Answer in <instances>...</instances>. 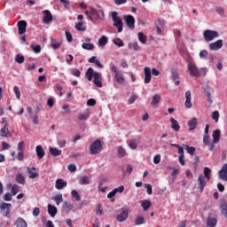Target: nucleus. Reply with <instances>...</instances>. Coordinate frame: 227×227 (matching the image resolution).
I'll return each instance as SVG.
<instances>
[{"mask_svg":"<svg viewBox=\"0 0 227 227\" xmlns=\"http://www.w3.org/2000/svg\"><path fill=\"white\" fill-rule=\"evenodd\" d=\"M118 152V156L119 157H125L127 155V151L125 150V148H123V146H119L117 149Z\"/></svg>","mask_w":227,"mask_h":227,"instance_id":"obj_42","label":"nucleus"},{"mask_svg":"<svg viewBox=\"0 0 227 227\" xmlns=\"http://www.w3.org/2000/svg\"><path fill=\"white\" fill-rule=\"evenodd\" d=\"M199 55L201 59H207V58H208V51L206 50H202L200 51Z\"/></svg>","mask_w":227,"mask_h":227,"instance_id":"obj_50","label":"nucleus"},{"mask_svg":"<svg viewBox=\"0 0 227 227\" xmlns=\"http://www.w3.org/2000/svg\"><path fill=\"white\" fill-rule=\"evenodd\" d=\"M123 19L128 27H129V29H134V27H136V19H134V16L129 14V15H125Z\"/></svg>","mask_w":227,"mask_h":227,"instance_id":"obj_7","label":"nucleus"},{"mask_svg":"<svg viewBox=\"0 0 227 227\" xmlns=\"http://www.w3.org/2000/svg\"><path fill=\"white\" fill-rule=\"evenodd\" d=\"M4 201H12V193L7 192L4 195Z\"/></svg>","mask_w":227,"mask_h":227,"instance_id":"obj_64","label":"nucleus"},{"mask_svg":"<svg viewBox=\"0 0 227 227\" xmlns=\"http://www.w3.org/2000/svg\"><path fill=\"white\" fill-rule=\"evenodd\" d=\"M141 207H142L144 212H146V210H148V208H150V207H152V201H150L148 200H142Z\"/></svg>","mask_w":227,"mask_h":227,"instance_id":"obj_27","label":"nucleus"},{"mask_svg":"<svg viewBox=\"0 0 227 227\" xmlns=\"http://www.w3.org/2000/svg\"><path fill=\"white\" fill-rule=\"evenodd\" d=\"M221 208L223 215H224V217H227V204H223L221 206Z\"/></svg>","mask_w":227,"mask_h":227,"instance_id":"obj_61","label":"nucleus"},{"mask_svg":"<svg viewBox=\"0 0 227 227\" xmlns=\"http://www.w3.org/2000/svg\"><path fill=\"white\" fill-rule=\"evenodd\" d=\"M138 40L141 43H146L147 37L143 34V32L138 33Z\"/></svg>","mask_w":227,"mask_h":227,"instance_id":"obj_48","label":"nucleus"},{"mask_svg":"<svg viewBox=\"0 0 227 227\" xmlns=\"http://www.w3.org/2000/svg\"><path fill=\"white\" fill-rule=\"evenodd\" d=\"M90 155H98L102 152V141L97 139L90 145Z\"/></svg>","mask_w":227,"mask_h":227,"instance_id":"obj_3","label":"nucleus"},{"mask_svg":"<svg viewBox=\"0 0 227 227\" xmlns=\"http://www.w3.org/2000/svg\"><path fill=\"white\" fill-rule=\"evenodd\" d=\"M43 13L44 14L43 19V22L44 24H49V22H52L53 18H52V13H51V11L44 10L43 12Z\"/></svg>","mask_w":227,"mask_h":227,"instance_id":"obj_13","label":"nucleus"},{"mask_svg":"<svg viewBox=\"0 0 227 227\" xmlns=\"http://www.w3.org/2000/svg\"><path fill=\"white\" fill-rule=\"evenodd\" d=\"M25 59L26 58L24 57V55H20V54L16 55L15 61L16 63H19V65H22Z\"/></svg>","mask_w":227,"mask_h":227,"instance_id":"obj_44","label":"nucleus"},{"mask_svg":"<svg viewBox=\"0 0 227 227\" xmlns=\"http://www.w3.org/2000/svg\"><path fill=\"white\" fill-rule=\"evenodd\" d=\"M13 91L16 95L17 99L20 100V89H19V86H14L13 87Z\"/></svg>","mask_w":227,"mask_h":227,"instance_id":"obj_51","label":"nucleus"},{"mask_svg":"<svg viewBox=\"0 0 227 227\" xmlns=\"http://www.w3.org/2000/svg\"><path fill=\"white\" fill-rule=\"evenodd\" d=\"M170 123H171V129L175 130V132L180 131V124H178V121H176L175 118H170Z\"/></svg>","mask_w":227,"mask_h":227,"instance_id":"obj_19","label":"nucleus"},{"mask_svg":"<svg viewBox=\"0 0 227 227\" xmlns=\"http://www.w3.org/2000/svg\"><path fill=\"white\" fill-rule=\"evenodd\" d=\"M93 17H98V12L97 9L90 7V16H89L90 20H93Z\"/></svg>","mask_w":227,"mask_h":227,"instance_id":"obj_40","label":"nucleus"},{"mask_svg":"<svg viewBox=\"0 0 227 227\" xmlns=\"http://www.w3.org/2000/svg\"><path fill=\"white\" fill-rule=\"evenodd\" d=\"M216 12L221 15V17H224V8L216 7Z\"/></svg>","mask_w":227,"mask_h":227,"instance_id":"obj_62","label":"nucleus"},{"mask_svg":"<svg viewBox=\"0 0 227 227\" xmlns=\"http://www.w3.org/2000/svg\"><path fill=\"white\" fill-rule=\"evenodd\" d=\"M185 98L186 100H185L184 106L185 107H187V109H191V107H192V103H191L192 95L190 90L185 92Z\"/></svg>","mask_w":227,"mask_h":227,"instance_id":"obj_21","label":"nucleus"},{"mask_svg":"<svg viewBox=\"0 0 227 227\" xmlns=\"http://www.w3.org/2000/svg\"><path fill=\"white\" fill-rule=\"evenodd\" d=\"M183 146L184 149L186 150L187 153H190L192 156H193L196 153V148L193 146H189L187 145H183Z\"/></svg>","mask_w":227,"mask_h":227,"instance_id":"obj_34","label":"nucleus"},{"mask_svg":"<svg viewBox=\"0 0 227 227\" xmlns=\"http://www.w3.org/2000/svg\"><path fill=\"white\" fill-rule=\"evenodd\" d=\"M137 145H139V138L130 140L129 143V146L131 150H137Z\"/></svg>","mask_w":227,"mask_h":227,"instance_id":"obj_32","label":"nucleus"},{"mask_svg":"<svg viewBox=\"0 0 227 227\" xmlns=\"http://www.w3.org/2000/svg\"><path fill=\"white\" fill-rule=\"evenodd\" d=\"M12 196H15L19 192V185L13 184L11 190Z\"/></svg>","mask_w":227,"mask_h":227,"instance_id":"obj_54","label":"nucleus"},{"mask_svg":"<svg viewBox=\"0 0 227 227\" xmlns=\"http://www.w3.org/2000/svg\"><path fill=\"white\" fill-rule=\"evenodd\" d=\"M26 27H27V22L26 20H20L18 22L19 35H24Z\"/></svg>","mask_w":227,"mask_h":227,"instance_id":"obj_14","label":"nucleus"},{"mask_svg":"<svg viewBox=\"0 0 227 227\" xmlns=\"http://www.w3.org/2000/svg\"><path fill=\"white\" fill-rule=\"evenodd\" d=\"M145 187L147 191V194L151 195L153 193V188L151 184H145Z\"/></svg>","mask_w":227,"mask_h":227,"instance_id":"obj_63","label":"nucleus"},{"mask_svg":"<svg viewBox=\"0 0 227 227\" xmlns=\"http://www.w3.org/2000/svg\"><path fill=\"white\" fill-rule=\"evenodd\" d=\"M127 219H129V209L122 207L121 213L117 215L116 220L119 223H123V221H127Z\"/></svg>","mask_w":227,"mask_h":227,"instance_id":"obj_6","label":"nucleus"},{"mask_svg":"<svg viewBox=\"0 0 227 227\" xmlns=\"http://www.w3.org/2000/svg\"><path fill=\"white\" fill-rule=\"evenodd\" d=\"M63 209L67 212H70V210H74V205L65 201L63 204Z\"/></svg>","mask_w":227,"mask_h":227,"instance_id":"obj_43","label":"nucleus"},{"mask_svg":"<svg viewBox=\"0 0 227 227\" xmlns=\"http://www.w3.org/2000/svg\"><path fill=\"white\" fill-rule=\"evenodd\" d=\"M218 176L220 180L227 182V163L223 165L222 168L218 172Z\"/></svg>","mask_w":227,"mask_h":227,"instance_id":"obj_8","label":"nucleus"},{"mask_svg":"<svg viewBox=\"0 0 227 227\" xmlns=\"http://www.w3.org/2000/svg\"><path fill=\"white\" fill-rule=\"evenodd\" d=\"M35 153L39 160L45 157V150H43V147L42 145H37L35 147Z\"/></svg>","mask_w":227,"mask_h":227,"instance_id":"obj_17","label":"nucleus"},{"mask_svg":"<svg viewBox=\"0 0 227 227\" xmlns=\"http://www.w3.org/2000/svg\"><path fill=\"white\" fill-rule=\"evenodd\" d=\"M189 130H194L198 127V119L193 117L192 120L188 121Z\"/></svg>","mask_w":227,"mask_h":227,"instance_id":"obj_20","label":"nucleus"},{"mask_svg":"<svg viewBox=\"0 0 227 227\" xmlns=\"http://www.w3.org/2000/svg\"><path fill=\"white\" fill-rule=\"evenodd\" d=\"M24 148H26V143L24 141H20L18 144V150H19V152H24Z\"/></svg>","mask_w":227,"mask_h":227,"instance_id":"obj_56","label":"nucleus"},{"mask_svg":"<svg viewBox=\"0 0 227 227\" xmlns=\"http://www.w3.org/2000/svg\"><path fill=\"white\" fill-rule=\"evenodd\" d=\"M1 210H10L12 208V204L4 202L0 205Z\"/></svg>","mask_w":227,"mask_h":227,"instance_id":"obj_49","label":"nucleus"},{"mask_svg":"<svg viewBox=\"0 0 227 227\" xmlns=\"http://www.w3.org/2000/svg\"><path fill=\"white\" fill-rule=\"evenodd\" d=\"M209 49L211 51H219V49H223V39H219L215 43H211L209 44Z\"/></svg>","mask_w":227,"mask_h":227,"instance_id":"obj_11","label":"nucleus"},{"mask_svg":"<svg viewBox=\"0 0 227 227\" xmlns=\"http://www.w3.org/2000/svg\"><path fill=\"white\" fill-rule=\"evenodd\" d=\"M85 77L88 79V81H93V83L98 88H102V74L95 72V70H93V67H89L87 69L85 73Z\"/></svg>","mask_w":227,"mask_h":227,"instance_id":"obj_1","label":"nucleus"},{"mask_svg":"<svg viewBox=\"0 0 227 227\" xmlns=\"http://www.w3.org/2000/svg\"><path fill=\"white\" fill-rule=\"evenodd\" d=\"M49 151H50L51 155H52V157H59V155H61V153H62L61 150H59L56 147H50Z\"/></svg>","mask_w":227,"mask_h":227,"instance_id":"obj_24","label":"nucleus"},{"mask_svg":"<svg viewBox=\"0 0 227 227\" xmlns=\"http://www.w3.org/2000/svg\"><path fill=\"white\" fill-rule=\"evenodd\" d=\"M172 81L175 82V86H180V74L176 69L171 70Z\"/></svg>","mask_w":227,"mask_h":227,"instance_id":"obj_12","label":"nucleus"},{"mask_svg":"<svg viewBox=\"0 0 227 227\" xmlns=\"http://www.w3.org/2000/svg\"><path fill=\"white\" fill-rule=\"evenodd\" d=\"M68 185V183L67 181L63 180L62 178H59L56 180L55 187L58 189V191H61V189H65Z\"/></svg>","mask_w":227,"mask_h":227,"instance_id":"obj_15","label":"nucleus"},{"mask_svg":"<svg viewBox=\"0 0 227 227\" xmlns=\"http://www.w3.org/2000/svg\"><path fill=\"white\" fill-rule=\"evenodd\" d=\"M160 102V96L159 94H155L153 96V100L151 102V106L153 107H157V105Z\"/></svg>","mask_w":227,"mask_h":227,"instance_id":"obj_29","label":"nucleus"},{"mask_svg":"<svg viewBox=\"0 0 227 227\" xmlns=\"http://www.w3.org/2000/svg\"><path fill=\"white\" fill-rule=\"evenodd\" d=\"M8 134H10V129H8L7 126H4L1 129H0V136L2 137H8Z\"/></svg>","mask_w":227,"mask_h":227,"instance_id":"obj_36","label":"nucleus"},{"mask_svg":"<svg viewBox=\"0 0 227 227\" xmlns=\"http://www.w3.org/2000/svg\"><path fill=\"white\" fill-rule=\"evenodd\" d=\"M78 182L80 184V185H88L90 184V177L83 176H80L78 179Z\"/></svg>","mask_w":227,"mask_h":227,"instance_id":"obj_30","label":"nucleus"},{"mask_svg":"<svg viewBox=\"0 0 227 227\" xmlns=\"http://www.w3.org/2000/svg\"><path fill=\"white\" fill-rule=\"evenodd\" d=\"M55 201L56 205L59 206L60 203H63V194H59L51 198Z\"/></svg>","mask_w":227,"mask_h":227,"instance_id":"obj_35","label":"nucleus"},{"mask_svg":"<svg viewBox=\"0 0 227 227\" xmlns=\"http://www.w3.org/2000/svg\"><path fill=\"white\" fill-rule=\"evenodd\" d=\"M15 224L16 227H27V223L22 217L17 218Z\"/></svg>","mask_w":227,"mask_h":227,"instance_id":"obj_28","label":"nucleus"},{"mask_svg":"<svg viewBox=\"0 0 227 227\" xmlns=\"http://www.w3.org/2000/svg\"><path fill=\"white\" fill-rule=\"evenodd\" d=\"M30 48L32 49V51H34V52H35V54H39V52H42V46H40L39 44H31Z\"/></svg>","mask_w":227,"mask_h":227,"instance_id":"obj_45","label":"nucleus"},{"mask_svg":"<svg viewBox=\"0 0 227 227\" xmlns=\"http://www.w3.org/2000/svg\"><path fill=\"white\" fill-rule=\"evenodd\" d=\"M112 20L114 27H117L118 33H121L123 31V20L118 16V12L114 11L112 12Z\"/></svg>","mask_w":227,"mask_h":227,"instance_id":"obj_2","label":"nucleus"},{"mask_svg":"<svg viewBox=\"0 0 227 227\" xmlns=\"http://www.w3.org/2000/svg\"><path fill=\"white\" fill-rule=\"evenodd\" d=\"M144 74H145V79H144L145 84H150L152 81V69H150V67H145L144 68Z\"/></svg>","mask_w":227,"mask_h":227,"instance_id":"obj_9","label":"nucleus"},{"mask_svg":"<svg viewBox=\"0 0 227 227\" xmlns=\"http://www.w3.org/2000/svg\"><path fill=\"white\" fill-rule=\"evenodd\" d=\"M207 227H215L217 226V219L215 217H207Z\"/></svg>","mask_w":227,"mask_h":227,"instance_id":"obj_26","label":"nucleus"},{"mask_svg":"<svg viewBox=\"0 0 227 227\" xmlns=\"http://www.w3.org/2000/svg\"><path fill=\"white\" fill-rule=\"evenodd\" d=\"M72 74L74 75V77H81V71L77 68L71 69Z\"/></svg>","mask_w":227,"mask_h":227,"instance_id":"obj_57","label":"nucleus"},{"mask_svg":"<svg viewBox=\"0 0 227 227\" xmlns=\"http://www.w3.org/2000/svg\"><path fill=\"white\" fill-rule=\"evenodd\" d=\"M212 175V169L208 167L204 168V177L207 179V182H210V176Z\"/></svg>","mask_w":227,"mask_h":227,"instance_id":"obj_31","label":"nucleus"},{"mask_svg":"<svg viewBox=\"0 0 227 227\" xmlns=\"http://www.w3.org/2000/svg\"><path fill=\"white\" fill-rule=\"evenodd\" d=\"M27 173L29 175V178L30 179L33 180L35 178H38L39 174L35 172L36 171V168H35V167H32V168L27 167Z\"/></svg>","mask_w":227,"mask_h":227,"instance_id":"obj_18","label":"nucleus"},{"mask_svg":"<svg viewBox=\"0 0 227 227\" xmlns=\"http://www.w3.org/2000/svg\"><path fill=\"white\" fill-rule=\"evenodd\" d=\"M114 79L116 81V82H118V84H125V76L120 73H117Z\"/></svg>","mask_w":227,"mask_h":227,"instance_id":"obj_22","label":"nucleus"},{"mask_svg":"<svg viewBox=\"0 0 227 227\" xmlns=\"http://www.w3.org/2000/svg\"><path fill=\"white\" fill-rule=\"evenodd\" d=\"M187 67L191 77H198L200 75V69L196 64L189 62Z\"/></svg>","mask_w":227,"mask_h":227,"instance_id":"obj_5","label":"nucleus"},{"mask_svg":"<svg viewBox=\"0 0 227 227\" xmlns=\"http://www.w3.org/2000/svg\"><path fill=\"white\" fill-rule=\"evenodd\" d=\"M71 196L72 198H74L77 201H81V195H79V192H77V190H72Z\"/></svg>","mask_w":227,"mask_h":227,"instance_id":"obj_46","label":"nucleus"},{"mask_svg":"<svg viewBox=\"0 0 227 227\" xmlns=\"http://www.w3.org/2000/svg\"><path fill=\"white\" fill-rule=\"evenodd\" d=\"M212 120H214L216 123L219 121V111H215L212 113Z\"/></svg>","mask_w":227,"mask_h":227,"instance_id":"obj_53","label":"nucleus"},{"mask_svg":"<svg viewBox=\"0 0 227 227\" xmlns=\"http://www.w3.org/2000/svg\"><path fill=\"white\" fill-rule=\"evenodd\" d=\"M48 214L51 217H56V214H58V208L51 204L48 205Z\"/></svg>","mask_w":227,"mask_h":227,"instance_id":"obj_25","label":"nucleus"},{"mask_svg":"<svg viewBox=\"0 0 227 227\" xmlns=\"http://www.w3.org/2000/svg\"><path fill=\"white\" fill-rule=\"evenodd\" d=\"M198 182H199V189L200 192H203L205 190V187H207V179L205 178V176L200 175L198 177Z\"/></svg>","mask_w":227,"mask_h":227,"instance_id":"obj_10","label":"nucleus"},{"mask_svg":"<svg viewBox=\"0 0 227 227\" xmlns=\"http://www.w3.org/2000/svg\"><path fill=\"white\" fill-rule=\"evenodd\" d=\"M84 26V23H82V21H79L76 25H75V28L77 29V31H84V27H82Z\"/></svg>","mask_w":227,"mask_h":227,"instance_id":"obj_55","label":"nucleus"},{"mask_svg":"<svg viewBox=\"0 0 227 227\" xmlns=\"http://www.w3.org/2000/svg\"><path fill=\"white\" fill-rule=\"evenodd\" d=\"M213 143L216 144L218 141L221 140V130L215 129L213 131Z\"/></svg>","mask_w":227,"mask_h":227,"instance_id":"obj_23","label":"nucleus"},{"mask_svg":"<svg viewBox=\"0 0 227 227\" xmlns=\"http://www.w3.org/2000/svg\"><path fill=\"white\" fill-rule=\"evenodd\" d=\"M205 42H212L215 38H219V32L215 30H205L203 32Z\"/></svg>","mask_w":227,"mask_h":227,"instance_id":"obj_4","label":"nucleus"},{"mask_svg":"<svg viewBox=\"0 0 227 227\" xmlns=\"http://www.w3.org/2000/svg\"><path fill=\"white\" fill-rule=\"evenodd\" d=\"M62 43H63V42L61 40L58 41V40L51 37V47L54 51L59 49V47H61Z\"/></svg>","mask_w":227,"mask_h":227,"instance_id":"obj_16","label":"nucleus"},{"mask_svg":"<svg viewBox=\"0 0 227 227\" xmlns=\"http://www.w3.org/2000/svg\"><path fill=\"white\" fill-rule=\"evenodd\" d=\"M107 37L106 35H102L101 38L98 39V46L104 47L105 45H107Z\"/></svg>","mask_w":227,"mask_h":227,"instance_id":"obj_39","label":"nucleus"},{"mask_svg":"<svg viewBox=\"0 0 227 227\" xmlns=\"http://www.w3.org/2000/svg\"><path fill=\"white\" fill-rule=\"evenodd\" d=\"M129 49H134V51H139V44H137V43H129Z\"/></svg>","mask_w":227,"mask_h":227,"instance_id":"obj_60","label":"nucleus"},{"mask_svg":"<svg viewBox=\"0 0 227 227\" xmlns=\"http://www.w3.org/2000/svg\"><path fill=\"white\" fill-rule=\"evenodd\" d=\"M134 223H135L136 226H139L141 224H145V217H143V216H137L135 218Z\"/></svg>","mask_w":227,"mask_h":227,"instance_id":"obj_41","label":"nucleus"},{"mask_svg":"<svg viewBox=\"0 0 227 227\" xmlns=\"http://www.w3.org/2000/svg\"><path fill=\"white\" fill-rule=\"evenodd\" d=\"M82 49H84L85 51H93V49H95V44L91 43H83L82 44Z\"/></svg>","mask_w":227,"mask_h":227,"instance_id":"obj_33","label":"nucleus"},{"mask_svg":"<svg viewBox=\"0 0 227 227\" xmlns=\"http://www.w3.org/2000/svg\"><path fill=\"white\" fill-rule=\"evenodd\" d=\"M203 143L204 145H206V146H208L210 145V137L208 135H204Z\"/></svg>","mask_w":227,"mask_h":227,"instance_id":"obj_58","label":"nucleus"},{"mask_svg":"<svg viewBox=\"0 0 227 227\" xmlns=\"http://www.w3.org/2000/svg\"><path fill=\"white\" fill-rule=\"evenodd\" d=\"M113 43H114V45H117V47H123V45H125L121 38L114 39Z\"/></svg>","mask_w":227,"mask_h":227,"instance_id":"obj_47","label":"nucleus"},{"mask_svg":"<svg viewBox=\"0 0 227 227\" xmlns=\"http://www.w3.org/2000/svg\"><path fill=\"white\" fill-rule=\"evenodd\" d=\"M206 96H207V100L209 104H212L214 100L212 99V94L210 93V89L208 87H206L204 90Z\"/></svg>","mask_w":227,"mask_h":227,"instance_id":"obj_38","label":"nucleus"},{"mask_svg":"<svg viewBox=\"0 0 227 227\" xmlns=\"http://www.w3.org/2000/svg\"><path fill=\"white\" fill-rule=\"evenodd\" d=\"M66 38L69 43L74 41V37L72 36V34L69 31H66Z\"/></svg>","mask_w":227,"mask_h":227,"instance_id":"obj_59","label":"nucleus"},{"mask_svg":"<svg viewBox=\"0 0 227 227\" xmlns=\"http://www.w3.org/2000/svg\"><path fill=\"white\" fill-rule=\"evenodd\" d=\"M88 118H90L89 114H78V120H80V121H82V120H88Z\"/></svg>","mask_w":227,"mask_h":227,"instance_id":"obj_52","label":"nucleus"},{"mask_svg":"<svg viewBox=\"0 0 227 227\" xmlns=\"http://www.w3.org/2000/svg\"><path fill=\"white\" fill-rule=\"evenodd\" d=\"M16 182L21 185H24V184H26V177L22 174H18L16 176Z\"/></svg>","mask_w":227,"mask_h":227,"instance_id":"obj_37","label":"nucleus"}]
</instances>
